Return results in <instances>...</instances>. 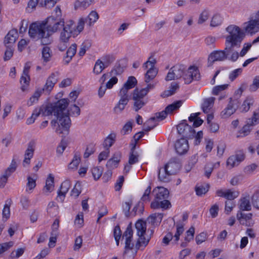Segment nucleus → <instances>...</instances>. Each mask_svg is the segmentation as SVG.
Returning <instances> with one entry per match:
<instances>
[{"label": "nucleus", "instance_id": "3", "mask_svg": "<svg viewBox=\"0 0 259 259\" xmlns=\"http://www.w3.org/2000/svg\"><path fill=\"white\" fill-rule=\"evenodd\" d=\"M63 19H55L54 16L48 17L45 22L32 23L29 29L30 37L35 40L40 39L42 45L51 43V36L65 25Z\"/></svg>", "mask_w": 259, "mask_h": 259}, {"label": "nucleus", "instance_id": "9", "mask_svg": "<svg viewBox=\"0 0 259 259\" xmlns=\"http://www.w3.org/2000/svg\"><path fill=\"white\" fill-rule=\"evenodd\" d=\"M128 89L124 86L120 89L119 96L120 100L117 105L114 108L115 112H121L125 108V106L128 103L130 96L128 94Z\"/></svg>", "mask_w": 259, "mask_h": 259}, {"label": "nucleus", "instance_id": "46", "mask_svg": "<svg viewBox=\"0 0 259 259\" xmlns=\"http://www.w3.org/2000/svg\"><path fill=\"white\" fill-rule=\"evenodd\" d=\"M251 203L253 206L259 209V191H256L251 196Z\"/></svg>", "mask_w": 259, "mask_h": 259}, {"label": "nucleus", "instance_id": "47", "mask_svg": "<svg viewBox=\"0 0 259 259\" xmlns=\"http://www.w3.org/2000/svg\"><path fill=\"white\" fill-rule=\"evenodd\" d=\"M81 192V184L79 182L76 183L73 189L71 191V195L76 198Z\"/></svg>", "mask_w": 259, "mask_h": 259}, {"label": "nucleus", "instance_id": "40", "mask_svg": "<svg viewBox=\"0 0 259 259\" xmlns=\"http://www.w3.org/2000/svg\"><path fill=\"white\" fill-rule=\"evenodd\" d=\"M99 19L98 14L96 11H92L89 15L88 17L85 19L87 22L89 21V25L91 26L94 23Z\"/></svg>", "mask_w": 259, "mask_h": 259}, {"label": "nucleus", "instance_id": "50", "mask_svg": "<svg viewBox=\"0 0 259 259\" xmlns=\"http://www.w3.org/2000/svg\"><path fill=\"white\" fill-rule=\"evenodd\" d=\"M91 171L95 180H98L103 172L102 168L100 167H95L92 169Z\"/></svg>", "mask_w": 259, "mask_h": 259}, {"label": "nucleus", "instance_id": "41", "mask_svg": "<svg viewBox=\"0 0 259 259\" xmlns=\"http://www.w3.org/2000/svg\"><path fill=\"white\" fill-rule=\"evenodd\" d=\"M137 82L136 78L134 76H130L127 80L124 83L123 86L128 90L134 88Z\"/></svg>", "mask_w": 259, "mask_h": 259}, {"label": "nucleus", "instance_id": "6", "mask_svg": "<svg viewBox=\"0 0 259 259\" xmlns=\"http://www.w3.org/2000/svg\"><path fill=\"white\" fill-rule=\"evenodd\" d=\"M145 93L144 91L142 93L138 89L134 90L132 99L134 101L133 108L135 111H138L147 103Z\"/></svg>", "mask_w": 259, "mask_h": 259}, {"label": "nucleus", "instance_id": "12", "mask_svg": "<svg viewBox=\"0 0 259 259\" xmlns=\"http://www.w3.org/2000/svg\"><path fill=\"white\" fill-rule=\"evenodd\" d=\"M241 30L244 33L250 35H253L259 32V20L251 19L244 23L243 30Z\"/></svg>", "mask_w": 259, "mask_h": 259}, {"label": "nucleus", "instance_id": "17", "mask_svg": "<svg viewBox=\"0 0 259 259\" xmlns=\"http://www.w3.org/2000/svg\"><path fill=\"white\" fill-rule=\"evenodd\" d=\"M67 100L68 104L65 107L64 109L62 110V111L59 114V116L60 117H64L65 116H68L69 118V116H78L80 115V110L78 106L74 104L71 105L68 110L67 113H64V111L66 110V107L68 106L69 104V100L68 99H65ZM70 119V118H69Z\"/></svg>", "mask_w": 259, "mask_h": 259}, {"label": "nucleus", "instance_id": "26", "mask_svg": "<svg viewBox=\"0 0 259 259\" xmlns=\"http://www.w3.org/2000/svg\"><path fill=\"white\" fill-rule=\"evenodd\" d=\"M54 187V178L52 174H49L46 182V185L44 188V191L46 193H49L52 192Z\"/></svg>", "mask_w": 259, "mask_h": 259}, {"label": "nucleus", "instance_id": "61", "mask_svg": "<svg viewBox=\"0 0 259 259\" xmlns=\"http://www.w3.org/2000/svg\"><path fill=\"white\" fill-rule=\"evenodd\" d=\"M7 50L5 51L4 60L7 61L10 60L13 56L14 47H6Z\"/></svg>", "mask_w": 259, "mask_h": 259}, {"label": "nucleus", "instance_id": "18", "mask_svg": "<svg viewBox=\"0 0 259 259\" xmlns=\"http://www.w3.org/2000/svg\"><path fill=\"white\" fill-rule=\"evenodd\" d=\"M175 149L177 152L180 155L186 153L189 149L188 140L185 138L178 140L175 143Z\"/></svg>", "mask_w": 259, "mask_h": 259}, {"label": "nucleus", "instance_id": "59", "mask_svg": "<svg viewBox=\"0 0 259 259\" xmlns=\"http://www.w3.org/2000/svg\"><path fill=\"white\" fill-rule=\"evenodd\" d=\"M217 164H218V165H219V162H218L217 163H215L214 164L211 163H207L206 164L205 166V175L208 178H209L213 169L214 166H215Z\"/></svg>", "mask_w": 259, "mask_h": 259}, {"label": "nucleus", "instance_id": "28", "mask_svg": "<svg viewBox=\"0 0 259 259\" xmlns=\"http://www.w3.org/2000/svg\"><path fill=\"white\" fill-rule=\"evenodd\" d=\"M71 184L69 180H65L64 181L60 188V190L58 192V196L61 197H65L66 193L68 191Z\"/></svg>", "mask_w": 259, "mask_h": 259}, {"label": "nucleus", "instance_id": "13", "mask_svg": "<svg viewBox=\"0 0 259 259\" xmlns=\"http://www.w3.org/2000/svg\"><path fill=\"white\" fill-rule=\"evenodd\" d=\"M239 105V102L238 100H233L230 98L227 106L221 113V118H227L230 117L235 113Z\"/></svg>", "mask_w": 259, "mask_h": 259}, {"label": "nucleus", "instance_id": "48", "mask_svg": "<svg viewBox=\"0 0 259 259\" xmlns=\"http://www.w3.org/2000/svg\"><path fill=\"white\" fill-rule=\"evenodd\" d=\"M239 196V192L237 191H232L231 189H228L225 192V198L229 200H232Z\"/></svg>", "mask_w": 259, "mask_h": 259}, {"label": "nucleus", "instance_id": "19", "mask_svg": "<svg viewBox=\"0 0 259 259\" xmlns=\"http://www.w3.org/2000/svg\"><path fill=\"white\" fill-rule=\"evenodd\" d=\"M18 37L17 30H11L5 36L4 43L6 47H14L15 43Z\"/></svg>", "mask_w": 259, "mask_h": 259}, {"label": "nucleus", "instance_id": "62", "mask_svg": "<svg viewBox=\"0 0 259 259\" xmlns=\"http://www.w3.org/2000/svg\"><path fill=\"white\" fill-rule=\"evenodd\" d=\"M95 151V146L91 144L87 146L83 157L84 158H88L91 154H93Z\"/></svg>", "mask_w": 259, "mask_h": 259}, {"label": "nucleus", "instance_id": "7", "mask_svg": "<svg viewBox=\"0 0 259 259\" xmlns=\"http://www.w3.org/2000/svg\"><path fill=\"white\" fill-rule=\"evenodd\" d=\"M185 71H186V66L177 64L170 69L165 79L166 81H170L179 79L182 77Z\"/></svg>", "mask_w": 259, "mask_h": 259}, {"label": "nucleus", "instance_id": "10", "mask_svg": "<svg viewBox=\"0 0 259 259\" xmlns=\"http://www.w3.org/2000/svg\"><path fill=\"white\" fill-rule=\"evenodd\" d=\"M258 123L257 115L256 113L253 114L251 118L247 119L246 124L239 131V135L237 137H245L249 134L253 126Z\"/></svg>", "mask_w": 259, "mask_h": 259}, {"label": "nucleus", "instance_id": "30", "mask_svg": "<svg viewBox=\"0 0 259 259\" xmlns=\"http://www.w3.org/2000/svg\"><path fill=\"white\" fill-rule=\"evenodd\" d=\"M41 54L44 62L47 63L51 60L52 56V51L50 47L45 46L42 49Z\"/></svg>", "mask_w": 259, "mask_h": 259}, {"label": "nucleus", "instance_id": "39", "mask_svg": "<svg viewBox=\"0 0 259 259\" xmlns=\"http://www.w3.org/2000/svg\"><path fill=\"white\" fill-rule=\"evenodd\" d=\"M259 89V75L255 76L252 80V82L249 86L248 90L250 92H254Z\"/></svg>", "mask_w": 259, "mask_h": 259}, {"label": "nucleus", "instance_id": "55", "mask_svg": "<svg viewBox=\"0 0 259 259\" xmlns=\"http://www.w3.org/2000/svg\"><path fill=\"white\" fill-rule=\"evenodd\" d=\"M69 45V41L59 38V41L58 44V49L59 51L63 52L66 50Z\"/></svg>", "mask_w": 259, "mask_h": 259}, {"label": "nucleus", "instance_id": "35", "mask_svg": "<svg viewBox=\"0 0 259 259\" xmlns=\"http://www.w3.org/2000/svg\"><path fill=\"white\" fill-rule=\"evenodd\" d=\"M254 103V100L251 97H247L243 102L242 107L241 108L242 112H247L251 105Z\"/></svg>", "mask_w": 259, "mask_h": 259}, {"label": "nucleus", "instance_id": "20", "mask_svg": "<svg viewBox=\"0 0 259 259\" xmlns=\"http://www.w3.org/2000/svg\"><path fill=\"white\" fill-rule=\"evenodd\" d=\"M245 158V156L243 153H239L229 157L227 161V164L230 168L237 166Z\"/></svg>", "mask_w": 259, "mask_h": 259}, {"label": "nucleus", "instance_id": "32", "mask_svg": "<svg viewBox=\"0 0 259 259\" xmlns=\"http://www.w3.org/2000/svg\"><path fill=\"white\" fill-rule=\"evenodd\" d=\"M116 134L111 133L109 134L105 139L103 143V146L106 149H109V148L112 146L115 141Z\"/></svg>", "mask_w": 259, "mask_h": 259}, {"label": "nucleus", "instance_id": "60", "mask_svg": "<svg viewBox=\"0 0 259 259\" xmlns=\"http://www.w3.org/2000/svg\"><path fill=\"white\" fill-rule=\"evenodd\" d=\"M209 189V185H207L205 186H201L199 187H196L195 191L196 194L198 196H201L203 194H205Z\"/></svg>", "mask_w": 259, "mask_h": 259}, {"label": "nucleus", "instance_id": "53", "mask_svg": "<svg viewBox=\"0 0 259 259\" xmlns=\"http://www.w3.org/2000/svg\"><path fill=\"white\" fill-rule=\"evenodd\" d=\"M24 249L22 248H18L16 250L13 251L10 255L11 259H17L21 256L24 253Z\"/></svg>", "mask_w": 259, "mask_h": 259}, {"label": "nucleus", "instance_id": "21", "mask_svg": "<svg viewBox=\"0 0 259 259\" xmlns=\"http://www.w3.org/2000/svg\"><path fill=\"white\" fill-rule=\"evenodd\" d=\"M35 143L33 141H31L29 143L28 148L25 153V158L23 160V165L25 164H29L30 163V159L33 155L34 151Z\"/></svg>", "mask_w": 259, "mask_h": 259}, {"label": "nucleus", "instance_id": "44", "mask_svg": "<svg viewBox=\"0 0 259 259\" xmlns=\"http://www.w3.org/2000/svg\"><path fill=\"white\" fill-rule=\"evenodd\" d=\"M155 120V117L150 118L146 123H144L143 126V131L145 132H149L151 130L154 128L156 126V123H152V122Z\"/></svg>", "mask_w": 259, "mask_h": 259}, {"label": "nucleus", "instance_id": "37", "mask_svg": "<svg viewBox=\"0 0 259 259\" xmlns=\"http://www.w3.org/2000/svg\"><path fill=\"white\" fill-rule=\"evenodd\" d=\"M252 213H249L247 214L243 213L241 211H238L237 213V219L242 224V220H245L246 221L252 220ZM242 224H244L242 223Z\"/></svg>", "mask_w": 259, "mask_h": 259}, {"label": "nucleus", "instance_id": "43", "mask_svg": "<svg viewBox=\"0 0 259 259\" xmlns=\"http://www.w3.org/2000/svg\"><path fill=\"white\" fill-rule=\"evenodd\" d=\"M209 16V12L207 9H204L202 11L201 13L200 14L198 20V24H201L205 22Z\"/></svg>", "mask_w": 259, "mask_h": 259}, {"label": "nucleus", "instance_id": "22", "mask_svg": "<svg viewBox=\"0 0 259 259\" xmlns=\"http://www.w3.org/2000/svg\"><path fill=\"white\" fill-rule=\"evenodd\" d=\"M214 100L215 98L212 97L204 99L201 105V108L204 113H208L209 112L213 106Z\"/></svg>", "mask_w": 259, "mask_h": 259}, {"label": "nucleus", "instance_id": "31", "mask_svg": "<svg viewBox=\"0 0 259 259\" xmlns=\"http://www.w3.org/2000/svg\"><path fill=\"white\" fill-rule=\"evenodd\" d=\"M77 45L75 44H72L67 50L66 52V56L65 62L68 63L71 60L72 57L74 56L76 52Z\"/></svg>", "mask_w": 259, "mask_h": 259}, {"label": "nucleus", "instance_id": "11", "mask_svg": "<svg viewBox=\"0 0 259 259\" xmlns=\"http://www.w3.org/2000/svg\"><path fill=\"white\" fill-rule=\"evenodd\" d=\"M186 84L190 83L193 80H198L200 78V74L197 68L194 66H191L183 75L182 77Z\"/></svg>", "mask_w": 259, "mask_h": 259}, {"label": "nucleus", "instance_id": "52", "mask_svg": "<svg viewBox=\"0 0 259 259\" xmlns=\"http://www.w3.org/2000/svg\"><path fill=\"white\" fill-rule=\"evenodd\" d=\"M17 167V162L14 159H13L10 166L6 169L5 172L8 174V175L11 176L16 170Z\"/></svg>", "mask_w": 259, "mask_h": 259}, {"label": "nucleus", "instance_id": "36", "mask_svg": "<svg viewBox=\"0 0 259 259\" xmlns=\"http://www.w3.org/2000/svg\"><path fill=\"white\" fill-rule=\"evenodd\" d=\"M106 67L104 66V64L102 63L101 59H98L95 64L93 72L98 75L100 74L102 71Z\"/></svg>", "mask_w": 259, "mask_h": 259}, {"label": "nucleus", "instance_id": "5", "mask_svg": "<svg viewBox=\"0 0 259 259\" xmlns=\"http://www.w3.org/2000/svg\"><path fill=\"white\" fill-rule=\"evenodd\" d=\"M155 200L151 204V207L153 209L161 208L168 209L171 206L169 201L167 200L169 196L168 190L164 187H157L154 189Z\"/></svg>", "mask_w": 259, "mask_h": 259}, {"label": "nucleus", "instance_id": "38", "mask_svg": "<svg viewBox=\"0 0 259 259\" xmlns=\"http://www.w3.org/2000/svg\"><path fill=\"white\" fill-rule=\"evenodd\" d=\"M181 101H178L174 103L168 105L165 109V111L167 113H171L173 111L178 109L182 105Z\"/></svg>", "mask_w": 259, "mask_h": 259}, {"label": "nucleus", "instance_id": "64", "mask_svg": "<svg viewBox=\"0 0 259 259\" xmlns=\"http://www.w3.org/2000/svg\"><path fill=\"white\" fill-rule=\"evenodd\" d=\"M242 69L238 68L232 71L229 74V79L231 81H234L239 75L241 74Z\"/></svg>", "mask_w": 259, "mask_h": 259}, {"label": "nucleus", "instance_id": "54", "mask_svg": "<svg viewBox=\"0 0 259 259\" xmlns=\"http://www.w3.org/2000/svg\"><path fill=\"white\" fill-rule=\"evenodd\" d=\"M194 233L195 228L194 227L192 226L186 233V235L185 238V241L190 242L194 238Z\"/></svg>", "mask_w": 259, "mask_h": 259}, {"label": "nucleus", "instance_id": "49", "mask_svg": "<svg viewBox=\"0 0 259 259\" xmlns=\"http://www.w3.org/2000/svg\"><path fill=\"white\" fill-rule=\"evenodd\" d=\"M30 81L29 76H22L20 78V83L21 84V90L22 91H25L29 85Z\"/></svg>", "mask_w": 259, "mask_h": 259}, {"label": "nucleus", "instance_id": "8", "mask_svg": "<svg viewBox=\"0 0 259 259\" xmlns=\"http://www.w3.org/2000/svg\"><path fill=\"white\" fill-rule=\"evenodd\" d=\"M186 122L187 120H184L177 125L178 132L183 136L182 138H185L187 140L193 139L195 136V130Z\"/></svg>", "mask_w": 259, "mask_h": 259}, {"label": "nucleus", "instance_id": "14", "mask_svg": "<svg viewBox=\"0 0 259 259\" xmlns=\"http://www.w3.org/2000/svg\"><path fill=\"white\" fill-rule=\"evenodd\" d=\"M62 27L63 29L60 33V38L69 41L72 35H73V37L77 35V33H75L73 31L74 27L73 21L70 20L66 22Z\"/></svg>", "mask_w": 259, "mask_h": 259}, {"label": "nucleus", "instance_id": "16", "mask_svg": "<svg viewBox=\"0 0 259 259\" xmlns=\"http://www.w3.org/2000/svg\"><path fill=\"white\" fill-rule=\"evenodd\" d=\"M168 169L169 174L171 175L176 174L180 169L181 164L179 159L177 157H174L170 159L169 162L165 165Z\"/></svg>", "mask_w": 259, "mask_h": 259}, {"label": "nucleus", "instance_id": "25", "mask_svg": "<svg viewBox=\"0 0 259 259\" xmlns=\"http://www.w3.org/2000/svg\"><path fill=\"white\" fill-rule=\"evenodd\" d=\"M171 175L169 174L168 169L165 167L161 168L159 169L158 179L163 182H168L170 180V177Z\"/></svg>", "mask_w": 259, "mask_h": 259}, {"label": "nucleus", "instance_id": "57", "mask_svg": "<svg viewBox=\"0 0 259 259\" xmlns=\"http://www.w3.org/2000/svg\"><path fill=\"white\" fill-rule=\"evenodd\" d=\"M93 1L94 0H84L82 2L76 1L74 4L75 8H76L77 7H81L83 9H85L91 5Z\"/></svg>", "mask_w": 259, "mask_h": 259}, {"label": "nucleus", "instance_id": "27", "mask_svg": "<svg viewBox=\"0 0 259 259\" xmlns=\"http://www.w3.org/2000/svg\"><path fill=\"white\" fill-rule=\"evenodd\" d=\"M180 86L178 83L173 82L171 83L169 89L165 91L161 95V96L163 98L170 96L175 94L176 91L178 90Z\"/></svg>", "mask_w": 259, "mask_h": 259}, {"label": "nucleus", "instance_id": "58", "mask_svg": "<svg viewBox=\"0 0 259 259\" xmlns=\"http://www.w3.org/2000/svg\"><path fill=\"white\" fill-rule=\"evenodd\" d=\"M101 59V61L104 64V66H105L106 67H107L114 61V57L112 56L109 55L102 57Z\"/></svg>", "mask_w": 259, "mask_h": 259}, {"label": "nucleus", "instance_id": "34", "mask_svg": "<svg viewBox=\"0 0 259 259\" xmlns=\"http://www.w3.org/2000/svg\"><path fill=\"white\" fill-rule=\"evenodd\" d=\"M158 71L156 68H150L145 74V82L148 83L153 79L157 74Z\"/></svg>", "mask_w": 259, "mask_h": 259}, {"label": "nucleus", "instance_id": "56", "mask_svg": "<svg viewBox=\"0 0 259 259\" xmlns=\"http://www.w3.org/2000/svg\"><path fill=\"white\" fill-rule=\"evenodd\" d=\"M93 1L94 0H84L82 2L76 1L74 4L75 8H76L77 7H81L83 9H85L91 5Z\"/></svg>", "mask_w": 259, "mask_h": 259}, {"label": "nucleus", "instance_id": "51", "mask_svg": "<svg viewBox=\"0 0 259 259\" xmlns=\"http://www.w3.org/2000/svg\"><path fill=\"white\" fill-rule=\"evenodd\" d=\"M85 21H86L83 18H81L79 20L77 26L75 27L73 26L74 27V29L73 30L74 33H77L78 34L82 31Z\"/></svg>", "mask_w": 259, "mask_h": 259}, {"label": "nucleus", "instance_id": "63", "mask_svg": "<svg viewBox=\"0 0 259 259\" xmlns=\"http://www.w3.org/2000/svg\"><path fill=\"white\" fill-rule=\"evenodd\" d=\"M10 205H9L8 204H6L3 209V219L5 221H7L10 216Z\"/></svg>", "mask_w": 259, "mask_h": 259}, {"label": "nucleus", "instance_id": "4", "mask_svg": "<svg viewBox=\"0 0 259 259\" xmlns=\"http://www.w3.org/2000/svg\"><path fill=\"white\" fill-rule=\"evenodd\" d=\"M228 35L226 36V47L223 51H215L211 53L208 58V66H211L215 61H221L227 58L229 53L235 48L240 47L245 37L244 33L235 25H230L226 28Z\"/></svg>", "mask_w": 259, "mask_h": 259}, {"label": "nucleus", "instance_id": "1", "mask_svg": "<svg viewBox=\"0 0 259 259\" xmlns=\"http://www.w3.org/2000/svg\"><path fill=\"white\" fill-rule=\"evenodd\" d=\"M136 234L139 238L135 244L133 242V231L132 223L127 226L123 234L122 238L125 239V247L123 253V259H134L138 250L141 247L144 249L148 244L153 231H150L149 235L146 234V222L141 220H138L135 224Z\"/></svg>", "mask_w": 259, "mask_h": 259}, {"label": "nucleus", "instance_id": "23", "mask_svg": "<svg viewBox=\"0 0 259 259\" xmlns=\"http://www.w3.org/2000/svg\"><path fill=\"white\" fill-rule=\"evenodd\" d=\"M239 208L240 211H250L251 210L249 195L242 197L239 200Z\"/></svg>", "mask_w": 259, "mask_h": 259}, {"label": "nucleus", "instance_id": "24", "mask_svg": "<svg viewBox=\"0 0 259 259\" xmlns=\"http://www.w3.org/2000/svg\"><path fill=\"white\" fill-rule=\"evenodd\" d=\"M163 216L161 213H153L147 218V221L153 226H158L161 223Z\"/></svg>", "mask_w": 259, "mask_h": 259}, {"label": "nucleus", "instance_id": "29", "mask_svg": "<svg viewBox=\"0 0 259 259\" xmlns=\"http://www.w3.org/2000/svg\"><path fill=\"white\" fill-rule=\"evenodd\" d=\"M136 144H133V146L131 149L128 162L130 164H134L138 162L139 155L135 151Z\"/></svg>", "mask_w": 259, "mask_h": 259}, {"label": "nucleus", "instance_id": "33", "mask_svg": "<svg viewBox=\"0 0 259 259\" xmlns=\"http://www.w3.org/2000/svg\"><path fill=\"white\" fill-rule=\"evenodd\" d=\"M80 162V154L76 152L74 153V157L71 162L68 165L69 169H76Z\"/></svg>", "mask_w": 259, "mask_h": 259}, {"label": "nucleus", "instance_id": "2", "mask_svg": "<svg viewBox=\"0 0 259 259\" xmlns=\"http://www.w3.org/2000/svg\"><path fill=\"white\" fill-rule=\"evenodd\" d=\"M67 100L64 99H60L56 102L42 106L39 109H35L32 115L35 118L40 114L43 116H49L54 114L57 117V119H53L51 122L52 127L55 128V132L59 134L68 135L71 124V120L68 116L64 117L59 116V114L67 105Z\"/></svg>", "mask_w": 259, "mask_h": 259}, {"label": "nucleus", "instance_id": "45", "mask_svg": "<svg viewBox=\"0 0 259 259\" xmlns=\"http://www.w3.org/2000/svg\"><path fill=\"white\" fill-rule=\"evenodd\" d=\"M222 17L218 14L214 15L211 20L210 22V26L211 27H216L220 25H221L222 23Z\"/></svg>", "mask_w": 259, "mask_h": 259}, {"label": "nucleus", "instance_id": "15", "mask_svg": "<svg viewBox=\"0 0 259 259\" xmlns=\"http://www.w3.org/2000/svg\"><path fill=\"white\" fill-rule=\"evenodd\" d=\"M59 73L58 72H53L48 77L44 87L41 89L46 94H50L51 91L53 90L55 84L58 81V77Z\"/></svg>", "mask_w": 259, "mask_h": 259}, {"label": "nucleus", "instance_id": "42", "mask_svg": "<svg viewBox=\"0 0 259 259\" xmlns=\"http://www.w3.org/2000/svg\"><path fill=\"white\" fill-rule=\"evenodd\" d=\"M42 92H44V91L41 89L40 90H36L34 93L33 95L30 98L29 101L28 102V104H29V105H31L33 103H34L36 101H37L38 98H39Z\"/></svg>", "mask_w": 259, "mask_h": 259}]
</instances>
